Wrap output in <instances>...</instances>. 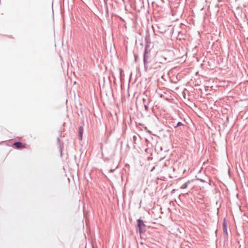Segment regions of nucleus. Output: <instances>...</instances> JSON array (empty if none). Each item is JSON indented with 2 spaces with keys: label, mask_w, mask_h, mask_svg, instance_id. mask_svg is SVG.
Returning <instances> with one entry per match:
<instances>
[{
  "label": "nucleus",
  "mask_w": 248,
  "mask_h": 248,
  "mask_svg": "<svg viewBox=\"0 0 248 248\" xmlns=\"http://www.w3.org/2000/svg\"><path fill=\"white\" fill-rule=\"evenodd\" d=\"M173 54L172 51L166 49L161 52H157L155 58H156L157 62L160 63H164L173 60Z\"/></svg>",
  "instance_id": "f257e3e1"
},
{
  "label": "nucleus",
  "mask_w": 248,
  "mask_h": 248,
  "mask_svg": "<svg viewBox=\"0 0 248 248\" xmlns=\"http://www.w3.org/2000/svg\"><path fill=\"white\" fill-rule=\"evenodd\" d=\"M155 61V57H153L151 54H143V62L144 70L147 72L150 70L151 66Z\"/></svg>",
  "instance_id": "f03ea898"
},
{
  "label": "nucleus",
  "mask_w": 248,
  "mask_h": 248,
  "mask_svg": "<svg viewBox=\"0 0 248 248\" xmlns=\"http://www.w3.org/2000/svg\"><path fill=\"white\" fill-rule=\"evenodd\" d=\"M137 224L136 225V228L137 232L140 234V237L141 238V235L145 232L146 231V225L144 223V222L140 218L137 219Z\"/></svg>",
  "instance_id": "7ed1b4c3"
},
{
  "label": "nucleus",
  "mask_w": 248,
  "mask_h": 248,
  "mask_svg": "<svg viewBox=\"0 0 248 248\" xmlns=\"http://www.w3.org/2000/svg\"><path fill=\"white\" fill-rule=\"evenodd\" d=\"M142 101L144 105V109L146 112H148L149 110L148 105L151 102V100L148 98L147 95L142 98Z\"/></svg>",
  "instance_id": "20e7f679"
},
{
  "label": "nucleus",
  "mask_w": 248,
  "mask_h": 248,
  "mask_svg": "<svg viewBox=\"0 0 248 248\" xmlns=\"http://www.w3.org/2000/svg\"><path fill=\"white\" fill-rule=\"evenodd\" d=\"M222 226L223 236L224 238H227L228 236V233L227 231V223L225 218H224L223 219Z\"/></svg>",
  "instance_id": "39448f33"
},
{
  "label": "nucleus",
  "mask_w": 248,
  "mask_h": 248,
  "mask_svg": "<svg viewBox=\"0 0 248 248\" xmlns=\"http://www.w3.org/2000/svg\"><path fill=\"white\" fill-rule=\"evenodd\" d=\"M13 145L15 148L18 150L22 149L26 147V144L23 143L21 141H15L13 143Z\"/></svg>",
  "instance_id": "423d86ee"
},
{
  "label": "nucleus",
  "mask_w": 248,
  "mask_h": 248,
  "mask_svg": "<svg viewBox=\"0 0 248 248\" xmlns=\"http://www.w3.org/2000/svg\"><path fill=\"white\" fill-rule=\"evenodd\" d=\"M160 63L158 61H156V58H155V61L151 66L150 70H156L158 68H160L161 67Z\"/></svg>",
  "instance_id": "0eeeda50"
},
{
  "label": "nucleus",
  "mask_w": 248,
  "mask_h": 248,
  "mask_svg": "<svg viewBox=\"0 0 248 248\" xmlns=\"http://www.w3.org/2000/svg\"><path fill=\"white\" fill-rule=\"evenodd\" d=\"M83 133V126L82 125H81V126H79L78 130V139L80 140H82Z\"/></svg>",
  "instance_id": "6e6552de"
},
{
  "label": "nucleus",
  "mask_w": 248,
  "mask_h": 248,
  "mask_svg": "<svg viewBox=\"0 0 248 248\" xmlns=\"http://www.w3.org/2000/svg\"><path fill=\"white\" fill-rule=\"evenodd\" d=\"M151 43H145V46L144 48V50L143 54H150L151 53V49H150V46Z\"/></svg>",
  "instance_id": "1a4fd4ad"
},
{
  "label": "nucleus",
  "mask_w": 248,
  "mask_h": 248,
  "mask_svg": "<svg viewBox=\"0 0 248 248\" xmlns=\"http://www.w3.org/2000/svg\"><path fill=\"white\" fill-rule=\"evenodd\" d=\"M145 43H151L150 35L148 30L146 31V35L145 37Z\"/></svg>",
  "instance_id": "9d476101"
},
{
  "label": "nucleus",
  "mask_w": 248,
  "mask_h": 248,
  "mask_svg": "<svg viewBox=\"0 0 248 248\" xmlns=\"http://www.w3.org/2000/svg\"><path fill=\"white\" fill-rule=\"evenodd\" d=\"M194 181V179H192L191 180V181H188L187 182L185 183V184H183V185L182 186V188H186L188 184L191 182H193Z\"/></svg>",
  "instance_id": "9b49d317"
},
{
  "label": "nucleus",
  "mask_w": 248,
  "mask_h": 248,
  "mask_svg": "<svg viewBox=\"0 0 248 248\" xmlns=\"http://www.w3.org/2000/svg\"><path fill=\"white\" fill-rule=\"evenodd\" d=\"M198 180V181H200V182H202V183H207L209 185H211V183H210V182H207L205 180H204V179H201V178H198L196 177V178L195 179H194V180Z\"/></svg>",
  "instance_id": "f8f14e48"
},
{
  "label": "nucleus",
  "mask_w": 248,
  "mask_h": 248,
  "mask_svg": "<svg viewBox=\"0 0 248 248\" xmlns=\"http://www.w3.org/2000/svg\"><path fill=\"white\" fill-rule=\"evenodd\" d=\"M184 124L181 122H178L176 125H173L175 128H176L180 126H183Z\"/></svg>",
  "instance_id": "ddd939ff"
},
{
  "label": "nucleus",
  "mask_w": 248,
  "mask_h": 248,
  "mask_svg": "<svg viewBox=\"0 0 248 248\" xmlns=\"http://www.w3.org/2000/svg\"><path fill=\"white\" fill-rule=\"evenodd\" d=\"M104 3H105V7L106 9V13L107 14H108V4H107V0H104Z\"/></svg>",
  "instance_id": "4468645a"
},
{
  "label": "nucleus",
  "mask_w": 248,
  "mask_h": 248,
  "mask_svg": "<svg viewBox=\"0 0 248 248\" xmlns=\"http://www.w3.org/2000/svg\"><path fill=\"white\" fill-rule=\"evenodd\" d=\"M62 146H63V143H62V144H60L59 146V151L60 152V153H61V156H62Z\"/></svg>",
  "instance_id": "2eb2a0df"
},
{
  "label": "nucleus",
  "mask_w": 248,
  "mask_h": 248,
  "mask_svg": "<svg viewBox=\"0 0 248 248\" xmlns=\"http://www.w3.org/2000/svg\"><path fill=\"white\" fill-rule=\"evenodd\" d=\"M57 142L58 143V144H59V145L60 144H62V143H61V141H60V138L59 137H58L57 139Z\"/></svg>",
  "instance_id": "dca6fc26"
},
{
  "label": "nucleus",
  "mask_w": 248,
  "mask_h": 248,
  "mask_svg": "<svg viewBox=\"0 0 248 248\" xmlns=\"http://www.w3.org/2000/svg\"><path fill=\"white\" fill-rule=\"evenodd\" d=\"M5 36H7L9 38H13V36L12 35H5Z\"/></svg>",
  "instance_id": "f3484780"
},
{
  "label": "nucleus",
  "mask_w": 248,
  "mask_h": 248,
  "mask_svg": "<svg viewBox=\"0 0 248 248\" xmlns=\"http://www.w3.org/2000/svg\"><path fill=\"white\" fill-rule=\"evenodd\" d=\"M155 169V166H154L152 167V168L151 169V171H153Z\"/></svg>",
  "instance_id": "a211bd4d"
},
{
  "label": "nucleus",
  "mask_w": 248,
  "mask_h": 248,
  "mask_svg": "<svg viewBox=\"0 0 248 248\" xmlns=\"http://www.w3.org/2000/svg\"><path fill=\"white\" fill-rule=\"evenodd\" d=\"M115 169H110L109 170V172H113L114 170H115Z\"/></svg>",
  "instance_id": "6ab92c4d"
},
{
  "label": "nucleus",
  "mask_w": 248,
  "mask_h": 248,
  "mask_svg": "<svg viewBox=\"0 0 248 248\" xmlns=\"http://www.w3.org/2000/svg\"><path fill=\"white\" fill-rule=\"evenodd\" d=\"M133 140H136L137 139V137H136V136H135V135H134V136L133 137Z\"/></svg>",
  "instance_id": "aec40b11"
},
{
  "label": "nucleus",
  "mask_w": 248,
  "mask_h": 248,
  "mask_svg": "<svg viewBox=\"0 0 248 248\" xmlns=\"http://www.w3.org/2000/svg\"><path fill=\"white\" fill-rule=\"evenodd\" d=\"M137 57H138V56H135V62H136V61H137Z\"/></svg>",
  "instance_id": "412c9836"
},
{
  "label": "nucleus",
  "mask_w": 248,
  "mask_h": 248,
  "mask_svg": "<svg viewBox=\"0 0 248 248\" xmlns=\"http://www.w3.org/2000/svg\"><path fill=\"white\" fill-rule=\"evenodd\" d=\"M159 95L160 97H161V98L163 97V94H162L159 93Z\"/></svg>",
  "instance_id": "4be33fe9"
},
{
  "label": "nucleus",
  "mask_w": 248,
  "mask_h": 248,
  "mask_svg": "<svg viewBox=\"0 0 248 248\" xmlns=\"http://www.w3.org/2000/svg\"><path fill=\"white\" fill-rule=\"evenodd\" d=\"M215 232H216V233H217V230Z\"/></svg>",
  "instance_id": "5701e85b"
}]
</instances>
